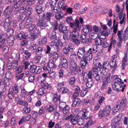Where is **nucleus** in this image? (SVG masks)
<instances>
[{
    "instance_id": "obj_1",
    "label": "nucleus",
    "mask_w": 128,
    "mask_h": 128,
    "mask_svg": "<svg viewBox=\"0 0 128 128\" xmlns=\"http://www.w3.org/2000/svg\"><path fill=\"white\" fill-rule=\"evenodd\" d=\"M70 26L73 28L72 32H70L71 40V39L76 38L77 36L78 35V33L77 31V29H80V28L81 26L80 25L79 21L77 19L75 20L74 22H71L70 24Z\"/></svg>"
},
{
    "instance_id": "obj_2",
    "label": "nucleus",
    "mask_w": 128,
    "mask_h": 128,
    "mask_svg": "<svg viewBox=\"0 0 128 128\" xmlns=\"http://www.w3.org/2000/svg\"><path fill=\"white\" fill-rule=\"evenodd\" d=\"M19 87L18 86H15L11 87L9 89L8 96L10 99H12L14 98V93H17L20 90Z\"/></svg>"
},
{
    "instance_id": "obj_3",
    "label": "nucleus",
    "mask_w": 128,
    "mask_h": 128,
    "mask_svg": "<svg viewBox=\"0 0 128 128\" xmlns=\"http://www.w3.org/2000/svg\"><path fill=\"white\" fill-rule=\"evenodd\" d=\"M59 105L60 110H62L64 114H66L68 112L70 107L66 105L65 102L60 101Z\"/></svg>"
},
{
    "instance_id": "obj_4",
    "label": "nucleus",
    "mask_w": 128,
    "mask_h": 128,
    "mask_svg": "<svg viewBox=\"0 0 128 128\" xmlns=\"http://www.w3.org/2000/svg\"><path fill=\"white\" fill-rule=\"evenodd\" d=\"M78 120V117L74 114H70L65 118L66 120L70 121L74 125L76 124L77 123Z\"/></svg>"
},
{
    "instance_id": "obj_5",
    "label": "nucleus",
    "mask_w": 128,
    "mask_h": 128,
    "mask_svg": "<svg viewBox=\"0 0 128 128\" xmlns=\"http://www.w3.org/2000/svg\"><path fill=\"white\" fill-rule=\"evenodd\" d=\"M30 69V71L33 74L35 73L36 74H39L42 71V68L40 66H36V65H33L31 66Z\"/></svg>"
},
{
    "instance_id": "obj_6",
    "label": "nucleus",
    "mask_w": 128,
    "mask_h": 128,
    "mask_svg": "<svg viewBox=\"0 0 128 128\" xmlns=\"http://www.w3.org/2000/svg\"><path fill=\"white\" fill-rule=\"evenodd\" d=\"M85 48L84 47L79 48L78 50L77 54L78 58L79 59L82 58L84 56L85 54Z\"/></svg>"
},
{
    "instance_id": "obj_7",
    "label": "nucleus",
    "mask_w": 128,
    "mask_h": 128,
    "mask_svg": "<svg viewBox=\"0 0 128 128\" xmlns=\"http://www.w3.org/2000/svg\"><path fill=\"white\" fill-rule=\"evenodd\" d=\"M91 50L89 48V50L86 52L84 56L82 58L86 60L90 61L92 58V54L91 53Z\"/></svg>"
},
{
    "instance_id": "obj_8",
    "label": "nucleus",
    "mask_w": 128,
    "mask_h": 128,
    "mask_svg": "<svg viewBox=\"0 0 128 128\" xmlns=\"http://www.w3.org/2000/svg\"><path fill=\"white\" fill-rule=\"evenodd\" d=\"M37 25L42 29H44L48 26L47 22L43 20H40L38 22Z\"/></svg>"
},
{
    "instance_id": "obj_9",
    "label": "nucleus",
    "mask_w": 128,
    "mask_h": 128,
    "mask_svg": "<svg viewBox=\"0 0 128 128\" xmlns=\"http://www.w3.org/2000/svg\"><path fill=\"white\" fill-rule=\"evenodd\" d=\"M22 62L23 64V67H24L25 70L28 69V70H30V69L31 66H32L33 65H31V64L32 63V62H28L25 60H23L22 61Z\"/></svg>"
},
{
    "instance_id": "obj_10",
    "label": "nucleus",
    "mask_w": 128,
    "mask_h": 128,
    "mask_svg": "<svg viewBox=\"0 0 128 128\" xmlns=\"http://www.w3.org/2000/svg\"><path fill=\"white\" fill-rule=\"evenodd\" d=\"M102 73H103V72H100V74L99 73L98 74H93V76L96 81L99 82L102 79L103 77L102 76L103 74H102Z\"/></svg>"
},
{
    "instance_id": "obj_11",
    "label": "nucleus",
    "mask_w": 128,
    "mask_h": 128,
    "mask_svg": "<svg viewBox=\"0 0 128 128\" xmlns=\"http://www.w3.org/2000/svg\"><path fill=\"white\" fill-rule=\"evenodd\" d=\"M93 73L92 71H90L88 74L85 73L84 74L83 80H87V79L92 80V78Z\"/></svg>"
},
{
    "instance_id": "obj_12",
    "label": "nucleus",
    "mask_w": 128,
    "mask_h": 128,
    "mask_svg": "<svg viewBox=\"0 0 128 128\" xmlns=\"http://www.w3.org/2000/svg\"><path fill=\"white\" fill-rule=\"evenodd\" d=\"M120 120H112L111 124L112 128H119V125L120 123H118V121Z\"/></svg>"
},
{
    "instance_id": "obj_13",
    "label": "nucleus",
    "mask_w": 128,
    "mask_h": 128,
    "mask_svg": "<svg viewBox=\"0 0 128 128\" xmlns=\"http://www.w3.org/2000/svg\"><path fill=\"white\" fill-rule=\"evenodd\" d=\"M67 28L66 26L60 24L59 25L58 29L60 32L64 34L66 33L67 31Z\"/></svg>"
},
{
    "instance_id": "obj_14",
    "label": "nucleus",
    "mask_w": 128,
    "mask_h": 128,
    "mask_svg": "<svg viewBox=\"0 0 128 128\" xmlns=\"http://www.w3.org/2000/svg\"><path fill=\"white\" fill-rule=\"evenodd\" d=\"M127 54H125L122 61V69H124L125 67L127 65Z\"/></svg>"
},
{
    "instance_id": "obj_15",
    "label": "nucleus",
    "mask_w": 128,
    "mask_h": 128,
    "mask_svg": "<svg viewBox=\"0 0 128 128\" xmlns=\"http://www.w3.org/2000/svg\"><path fill=\"white\" fill-rule=\"evenodd\" d=\"M48 37L51 40L56 39V32L55 31H52L48 34Z\"/></svg>"
},
{
    "instance_id": "obj_16",
    "label": "nucleus",
    "mask_w": 128,
    "mask_h": 128,
    "mask_svg": "<svg viewBox=\"0 0 128 128\" xmlns=\"http://www.w3.org/2000/svg\"><path fill=\"white\" fill-rule=\"evenodd\" d=\"M48 64V66L51 68L55 69L57 67L56 63L52 59H50L49 60Z\"/></svg>"
},
{
    "instance_id": "obj_17",
    "label": "nucleus",
    "mask_w": 128,
    "mask_h": 128,
    "mask_svg": "<svg viewBox=\"0 0 128 128\" xmlns=\"http://www.w3.org/2000/svg\"><path fill=\"white\" fill-rule=\"evenodd\" d=\"M110 66L109 62H104L102 66L103 72L104 71V70L106 72V70H107L108 68H109Z\"/></svg>"
},
{
    "instance_id": "obj_18",
    "label": "nucleus",
    "mask_w": 128,
    "mask_h": 128,
    "mask_svg": "<svg viewBox=\"0 0 128 128\" xmlns=\"http://www.w3.org/2000/svg\"><path fill=\"white\" fill-rule=\"evenodd\" d=\"M83 60L80 61V64L81 67L82 68H84L86 65L88 64V61L86 60L84 58H82Z\"/></svg>"
},
{
    "instance_id": "obj_19",
    "label": "nucleus",
    "mask_w": 128,
    "mask_h": 128,
    "mask_svg": "<svg viewBox=\"0 0 128 128\" xmlns=\"http://www.w3.org/2000/svg\"><path fill=\"white\" fill-rule=\"evenodd\" d=\"M89 120L84 125V128H88L94 124L92 120L90 117L89 118Z\"/></svg>"
},
{
    "instance_id": "obj_20",
    "label": "nucleus",
    "mask_w": 128,
    "mask_h": 128,
    "mask_svg": "<svg viewBox=\"0 0 128 128\" xmlns=\"http://www.w3.org/2000/svg\"><path fill=\"white\" fill-rule=\"evenodd\" d=\"M110 66L111 68H112V70H114L117 67V63L116 62L110 60L109 62Z\"/></svg>"
},
{
    "instance_id": "obj_21",
    "label": "nucleus",
    "mask_w": 128,
    "mask_h": 128,
    "mask_svg": "<svg viewBox=\"0 0 128 128\" xmlns=\"http://www.w3.org/2000/svg\"><path fill=\"white\" fill-rule=\"evenodd\" d=\"M84 80L85 82H86V86L89 88L91 87L93 83L92 80L87 79V80Z\"/></svg>"
},
{
    "instance_id": "obj_22",
    "label": "nucleus",
    "mask_w": 128,
    "mask_h": 128,
    "mask_svg": "<svg viewBox=\"0 0 128 128\" xmlns=\"http://www.w3.org/2000/svg\"><path fill=\"white\" fill-rule=\"evenodd\" d=\"M54 16L53 12H48L46 13V19L48 21L50 20L51 17Z\"/></svg>"
},
{
    "instance_id": "obj_23",
    "label": "nucleus",
    "mask_w": 128,
    "mask_h": 128,
    "mask_svg": "<svg viewBox=\"0 0 128 128\" xmlns=\"http://www.w3.org/2000/svg\"><path fill=\"white\" fill-rule=\"evenodd\" d=\"M65 88L64 84L63 82H60L58 84L57 90L60 92H61Z\"/></svg>"
},
{
    "instance_id": "obj_24",
    "label": "nucleus",
    "mask_w": 128,
    "mask_h": 128,
    "mask_svg": "<svg viewBox=\"0 0 128 128\" xmlns=\"http://www.w3.org/2000/svg\"><path fill=\"white\" fill-rule=\"evenodd\" d=\"M55 16L56 18L58 20H59L64 16V14L62 11H61L56 13Z\"/></svg>"
},
{
    "instance_id": "obj_25",
    "label": "nucleus",
    "mask_w": 128,
    "mask_h": 128,
    "mask_svg": "<svg viewBox=\"0 0 128 128\" xmlns=\"http://www.w3.org/2000/svg\"><path fill=\"white\" fill-rule=\"evenodd\" d=\"M60 95H59L58 96L56 94H54V95L53 97L52 98V102L54 103H55L57 100L59 101V102H60Z\"/></svg>"
},
{
    "instance_id": "obj_26",
    "label": "nucleus",
    "mask_w": 128,
    "mask_h": 128,
    "mask_svg": "<svg viewBox=\"0 0 128 128\" xmlns=\"http://www.w3.org/2000/svg\"><path fill=\"white\" fill-rule=\"evenodd\" d=\"M80 102V100L78 98H76L72 102V106L73 107L78 106Z\"/></svg>"
},
{
    "instance_id": "obj_27",
    "label": "nucleus",
    "mask_w": 128,
    "mask_h": 128,
    "mask_svg": "<svg viewBox=\"0 0 128 128\" xmlns=\"http://www.w3.org/2000/svg\"><path fill=\"white\" fill-rule=\"evenodd\" d=\"M46 38L45 36L40 38L39 40V43L42 45L45 44H46Z\"/></svg>"
},
{
    "instance_id": "obj_28",
    "label": "nucleus",
    "mask_w": 128,
    "mask_h": 128,
    "mask_svg": "<svg viewBox=\"0 0 128 128\" xmlns=\"http://www.w3.org/2000/svg\"><path fill=\"white\" fill-rule=\"evenodd\" d=\"M86 35L82 34L80 36V38L81 40V42L85 43L87 42V38L86 37Z\"/></svg>"
},
{
    "instance_id": "obj_29",
    "label": "nucleus",
    "mask_w": 128,
    "mask_h": 128,
    "mask_svg": "<svg viewBox=\"0 0 128 128\" xmlns=\"http://www.w3.org/2000/svg\"><path fill=\"white\" fill-rule=\"evenodd\" d=\"M90 38L93 40L96 39L98 37V35L96 33L94 32H90L89 34Z\"/></svg>"
},
{
    "instance_id": "obj_30",
    "label": "nucleus",
    "mask_w": 128,
    "mask_h": 128,
    "mask_svg": "<svg viewBox=\"0 0 128 128\" xmlns=\"http://www.w3.org/2000/svg\"><path fill=\"white\" fill-rule=\"evenodd\" d=\"M18 64V62H14L10 66H9L8 68H10L12 70H14L16 68Z\"/></svg>"
},
{
    "instance_id": "obj_31",
    "label": "nucleus",
    "mask_w": 128,
    "mask_h": 128,
    "mask_svg": "<svg viewBox=\"0 0 128 128\" xmlns=\"http://www.w3.org/2000/svg\"><path fill=\"white\" fill-rule=\"evenodd\" d=\"M103 110L106 115H109L110 114V112L111 110V109L109 106H108Z\"/></svg>"
},
{
    "instance_id": "obj_32",
    "label": "nucleus",
    "mask_w": 128,
    "mask_h": 128,
    "mask_svg": "<svg viewBox=\"0 0 128 128\" xmlns=\"http://www.w3.org/2000/svg\"><path fill=\"white\" fill-rule=\"evenodd\" d=\"M23 70V66H20L16 70V75H18L22 72V71Z\"/></svg>"
},
{
    "instance_id": "obj_33",
    "label": "nucleus",
    "mask_w": 128,
    "mask_h": 128,
    "mask_svg": "<svg viewBox=\"0 0 128 128\" xmlns=\"http://www.w3.org/2000/svg\"><path fill=\"white\" fill-rule=\"evenodd\" d=\"M63 35V38L64 40H70L71 37L70 36V32L68 33L66 32Z\"/></svg>"
},
{
    "instance_id": "obj_34",
    "label": "nucleus",
    "mask_w": 128,
    "mask_h": 128,
    "mask_svg": "<svg viewBox=\"0 0 128 128\" xmlns=\"http://www.w3.org/2000/svg\"><path fill=\"white\" fill-rule=\"evenodd\" d=\"M28 5H27L25 7V12L28 13V14L30 15L32 12V8H30L29 6Z\"/></svg>"
},
{
    "instance_id": "obj_35",
    "label": "nucleus",
    "mask_w": 128,
    "mask_h": 128,
    "mask_svg": "<svg viewBox=\"0 0 128 128\" xmlns=\"http://www.w3.org/2000/svg\"><path fill=\"white\" fill-rule=\"evenodd\" d=\"M35 9L38 14H40L42 13V7L41 6H36Z\"/></svg>"
},
{
    "instance_id": "obj_36",
    "label": "nucleus",
    "mask_w": 128,
    "mask_h": 128,
    "mask_svg": "<svg viewBox=\"0 0 128 128\" xmlns=\"http://www.w3.org/2000/svg\"><path fill=\"white\" fill-rule=\"evenodd\" d=\"M101 70V68H99L97 66L95 67H94L92 69V71L93 72V74H98L99 73V71Z\"/></svg>"
},
{
    "instance_id": "obj_37",
    "label": "nucleus",
    "mask_w": 128,
    "mask_h": 128,
    "mask_svg": "<svg viewBox=\"0 0 128 128\" xmlns=\"http://www.w3.org/2000/svg\"><path fill=\"white\" fill-rule=\"evenodd\" d=\"M6 38V34H2L0 32V42H4Z\"/></svg>"
},
{
    "instance_id": "obj_38",
    "label": "nucleus",
    "mask_w": 128,
    "mask_h": 128,
    "mask_svg": "<svg viewBox=\"0 0 128 128\" xmlns=\"http://www.w3.org/2000/svg\"><path fill=\"white\" fill-rule=\"evenodd\" d=\"M12 13V12L6 8L4 12V15L5 17H9L10 16Z\"/></svg>"
},
{
    "instance_id": "obj_39",
    "label": "nucleus",
    "mask_w": 128,
    "mask_h": 128,
    "mask_svg": "<svg viewBox=\"0 0 128 128\" xmlns=\"http://www.w3.org/2000/svg\"><path fill=\"white\" fill-rule=\"evenodd\" d=\"M114 83L118 84L120 86V84H124V82L122 81V80L118 78H115V79L114 80Z\"/></svg>"
},
{
    "instance_id": "obj_40",
    "label": "nucleus",
    "mask_w": 128,
    "mask_h": 128,
    "mask_svg": "<svg viewBox=\"0 0 128 128\" xmlns=\"http://www.w3.org/2000/svg\"><path fill=\"white\" fill-rule=\"evenodd\" d=\"M23 2L26 1V4L29 6H32L35 2V0H22Z\"/></svg>"
},
{
    "instance_id": "obj_41",
    "label": "nucleus",
    "mask_w": 128,
    "mask_h": 128,
    "mask_svg": "<svg viewBox=\"0 0 128 128\" xmlns=\"http://www.w3.org/2000/svg\"><path fill=\"white\" fill-rule=\"evenodd\" d=\"M25 75V73H23L20 74L16 75L15 76V79L16 81H18L19 80L22 79L24 76Z\"/></svg>"
},
{
    "instance_id": "obj_42",
    "label": "nucleus",
    "mask_w": 128,
    "mask_h": 128,
    "mask_svg": "<svg viewBox=\"0 0 128 128\" xmlns=\"http://www.w3.org/2000/svg\"><path fill=\"white\" fill-rule=\"evenodd\" d=\"M7 31L6 34V36H8V38H9L13 35L14 33L13 30L10 28Z\"/></svg>"
},
{
    "instance_id": "obj_43",
    "label": "nucleus",
    "mask_w": 128,
    "mask_h": 128,
    "mask_svg": "<svg viewBox=\"0 0 128 128\" xmlns=\"http://www.w3.org/2000/svg\"><path fill=\"white\" fill-rule=\"evenodd\" d=\"M10 24L5 22L4 24V26L6 31H8L10 28Z\"/></svg>"
},
{
    "instance_id": "obj_44",
    "label": "nucleus",
    "mask_w": 128,
    "mask_h": 128,
    "mask_svg": "<svg viewBox=\"0 0 128 128\" xmlns=\"http://www.w3.org/2000/svg\"><path fill=\"white\" fill-rule=\"evenodd\" d=\"M35 80V76L34 74L30 75L28 78V81L29 82H33Z\"/></svg>"
},
{
    "instance_id": "obj_45",
    "label": "nucleus",
    "mask_w": 128,
    "mask_h": 128,
    "mask_svg": "<svg viewBox=\"0 0 128 128\" xmlns=\"http://www.w3.org/2000/svg\"><path fill=\"white\" fill-rule=\"evenodd\" d=\"M38 48L36 44H34L31 47V50L33 52H36Z\"/></svg>"
},
{
    "instance_id": "obj_46",
    "label": "nucleus",
    "mask_w": 128,
    "mask_h": 128,
    "mask_svg": "<svg viewBox=\"0 0 128 128\" xmlns=\"http://www.w3.org/2000/svg\"><path fill=\"white\" fill-rule=\"evenodd\" d=\"M43 49L41 48H39L37 49L36 52V54L40 56H42V52Z\"/></svg>"
},
{
    "instance_id": "obj_47",
    "label": "nucleus",
    "mask_w": 128,
    "mask_h": 128,
    "mask_svg": "<svg viewBox=\"0 0 128 128\" xmlns=\"http://www.w3.org/2000/svg\"><path fill=\"white\" fill-rule=\"evenodd\" d=\"M5 76L6 78L7 79H10L12 78V74L10 72H6Z\"/></svg>"
},
{
    "instance_id": "obj_48",
    "label": "nucleus",
    "mask_w": 128,
    "mask_h": 128,
    "mask_svg": "<svg viewBox=\"0 0 128 128\" xmlns=\"http://www.w3.org/2000/svg\"><path fill=\"white\" fill-rule=\"evenodd\" d=\"M43 65H44L42 66H43V68L44 70L46 71V73L48 74L51 71L50 68L49 66L48 67V68L47 67H46L45 66V64H43Z\"/></svg>"
},
{
    "instance_id": "obj_49",
    "label": "nucleus",
    "mask_w": 128,
    "mask_h": 128,
    "mask_svg": "<svg viewBox=\"0 0 128 128\" xmlns=\"http://www.w3.org/2000/svg\"><path fill=\"white\" fill-rule=\"evenodd\" d=\"M124 99H126L125 98H123V100H122V101L121 102L120 104V105L119 106H120V108H125V104L126 103V101H124Z\"/></svg>"
},
{
    "instance_id": "obj_50",
    "label": "nucleus",
    "mask_w": 128,
    "mask_h": 128,
    "mask_svg": "<svg viewBox=\"0 0 128 128\" xmlns=\"http://www.w3.org/2000/svg\"><path fill=\"white\" fill-rule=\"evenodd\" d=\"M101 45L104 48H106L108 46V44L106 40L102 39Z\"/></svg>"
},
{
    "instance_id": "obj_51",
    "label": "nucleus",
    "mask_w": 128,
    "mask_h": 128,
    "mask_svg": "<svg viewBox=\"0 0 128 128\" xmlns=\"http://www.w3.org/2000/svg\"><path fill=\"white\" fill-rule=\"evenodd\" d=\"M30 37L32 40H34L38 38V36L33 33H31L30 34Z\"/></svg>"
},
{
    "instance_id": "obj_52",
    "label": "nucleus",
    "mask_w": 128,
    "mask_h": 128,
    "mask_svg": "<svg viewBox=\"0 0 128 128\" xmlns=\"http://www.w3.org/2000/svg\"><path fill=\"white\" fill-rule=\"evenodd\" d=\"M55 124L54 122L51 120L48 122V127L49 128H52L54 126Z\"/></svg>"
},
{
    "instance_id": "obj_53",
    "label": "nucleus",
    "mask_w": 128,
    "mask_h": 128,
    "mask_svg": "<svg viewBox=\"0 0 128 128\" xmlns=\"http://www.w3.org/2000/svg\"><path fill=\"white\" fill-rule=\"evenodd\" d=\"M70 41L74 42L75 44L78 45L80 43V40L77 38H73L70 40Z\"/></svg>"
},
{
    "instance_id": "obj_54",
    "label": "nucleus",
    "mask_w": 128,
    "mask_h": 128,
    "mask_svg": "<svg viewBox=\"0 0 128 128\" xmlns=\"http://www.w3.org/2000/svg\"><path fill=\"white\" fill-rule=\"evenodd\" d=\"M123 32L122 30H121L120 31H118L117 32L119 40H122V32Z\"/></svg>"
},
{
    "instance_id": "obj_55",
    "label": "nucleus",
    "mask_w": 128,
    "mask_h": 128,
    "mask_svg": "<svg viewBox=\"0 0 128 128\" xmlns=\"http://www.w3.org/2000/svg\"><path fill=\"white\" fill-rule=\"evenodd\" d=\"M24 53L26 55L25 58L27 59H29L31 55V53L28 52V51L27 50H24Z\"/></svg>"
},
{
    "instance_id": "obj_56",
    "label": "nucleus",
    "mask_w": 128,
    "mask_h": 128,
    "mask_svg": "<svg viewBox=\"0 0 128 128\" xmlns=\"http://www.w3.org/2000/svg\"><path fill=\"white\" fill-rule=\"evenodd\" d=\"M5 17L6 18L5 20V22L10 24L12 21V17L10 16H9V17Z\"/></svg>"
},
{
    "instance_id": "obj_57",
    "label": "nucleus",
    "mask_w": 128,
    "mask_h": 128,
    "mask_svg": "<svg viewBox=\"0 0 128 128\" xmlns=\"http://www.w3.org/2000/svg\"><path fill=\"white\" fill-rule=\"evenodd\" d=\"M7 43L10 46H12L14 44V40L8 37L7 39Z\"/></svg>"
},
{
    "instance_id": "obj_58",
    "label": "nucleus",
    "mask_w": 128,
    "mask_h": 128,
    "mask_svg": "<svg viewBox=\"0 0 128 128\" xmlns=\"http://www.w3.org/2000/svg\"><path fill=\"white\" fill-rule=\"evenodd\" d=\"M42 56L36 55L35 58V62L36 63H39L41 58Z\"/></svg>"
},
{
    "instance_id": "obj_59",
    "label": "nucleus",
    "mask_w": 128,
    "mask_h": 128,
    "mask_svg": "<svg viewBox=\"0 0 128 128\" xmlns=\"http://www.w3.org/2000/svg\"><path fill=\"white\" fill-rule=\"evenodd\" d=\"M104 115H106V114L104 113V110H100L98 114V116L100 118H102L103 117Z\"/></svg>"
},
{
    "instance_id": "obj_60",
    "label": "nucleus",
    "mask_w": 128,
    "mask_h": 128,
    "mask_svg": "<svg viewBox=\"0 0 128 128\" xmlns=\"http://www.w3.org/2000/svg\"><path fill=\"white\" fill-rule=\"evenodd\" d=\"M19 16L18 17V18H20L22 20H24L25 19L26 16V15L24 13H23L19 15Z\"/></svg>"
},
{
    "instance_id": "obj_61",
    "label": "nucleus",
    "mask_w": 128,
    "mask_h": 128,
    "mask_svg": "<svg viewBox=\"0 0 128 128\" xmlns=\"http://www.w3.org/2000/svg\"><path fill=\"white\" fill-rule=\"evenodd\" d=\"M57 42L58 43L57 44L61 47L64 46L66 44V43L65 42L62 43L61 41V40H57Z\"/></svg>"
},
{
    "instance_id": "obj_62",
    "label": "nucleus",
    "mask_w": 128,
    "mask_h": 128,
    "mask_svg": "<svg viewBox=\"0 0 128 128\" xmlns=\"http://www.w3.org/2000/svg\"><path fill=\"white\" fill-rule=\"evenodd\" d=\"M18 102H19L18 104L20 105L25 106H28V103L26 101L21 100L20 102L19 100Z\"/></svg>"
},
{
    "instance_id": "obj_63",
    "label": "nucleus",
    "mask_w": 128,
    "mask_h": 128,
    "mask_svg": "<svg viewBox=\"0 0 128 128\" xmlns=\"http://www.w3.org/2000/svg\"><path fill=\"white\" fill-rule=\"evenodd\" d=\"M88 111L86 110L85 112L82 114V117L85 119L88 118L89 117V115L88 114Z\"/></svg>"
},
{
    "instance_id": "obj_64",
    "label": "nucleus",
    "mask_w": 128,
    "mask_h": 128,
    "mask_svg": "<svg viewBox=\"0 0 128 128\" xmlns=\"http://www.w3.org/2000/svg\"><path fill=\"white\" fill-rule=\"evenodd\" d=\"M77 122L79 125H82L83 124L84 122V120L82 118H80L78 119Z\"/></svg>"
}]
</instances>
